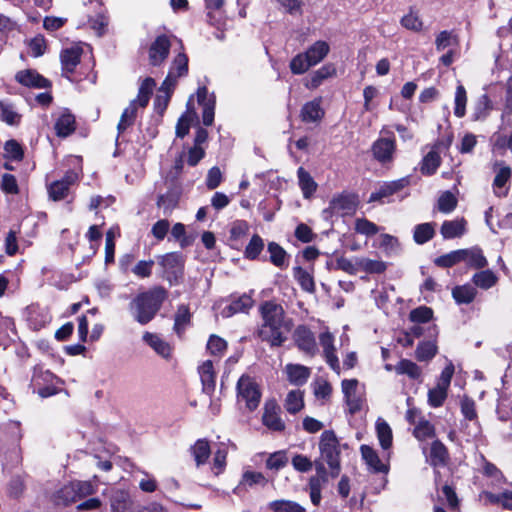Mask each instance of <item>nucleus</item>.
Wrapping results in <instances>:
<instances>
[{
    "instance_id": "obj_57",
    "label": "nucleus",
    "mask_w": 512,
    "mask_h": 512,
    "mask_svg": "<svg viewBox=\"0 0 512 512\" xmlns=\"http://www.w3.org/2000/svg\"><path fill=\"white\" fill-rule=\"evenodd\" d=\"M357 265L366 273L369 274H382L386 271L387 265L384 261L373 260L369 258H362L357 262Z\"/></svg>"
},
{
    "instance_id": "obj_22",
    "label": "nucleus",
    "mask_w": 512,
    "mask_h": 512,
    "mask_svg": "<svg viewBox=\"0 0 512 512\" xmlns=\"http://www.w3.org/2000/svg\"><path fill=\"white\" fill-rule=\"evenodd\" d=\"M54 129L55 134L60 138H66L75 132L76 119L69 109H65L56 119Z\"/></svg>"
},
{
    "instance_id": "obj_15",
    "label": "nucleus",
    "mask_w": 512,
    "mask_h": 512,
    "mask_svg": "<svg viewBox=\"0 0 512 512\" xmlns=\"http://www.w3.org/2000/svg\"><path fill=\"white\" fill-rule=\"evenodd\" d=\"M280 407L276 401H267L264 406V412L262 415V423L269 430L274 432H283L285 430V423L281 419Z\"/></svg>"
},
{
    "instance_id": "obj_62",
    "label": "nucleus",
    "mask_w": 512,
    "mask_h": 512,
    "mask_svg": "<svg viewBox=\"0 0 512 512\" xmlns=\"http://www.w3.org/2000/svg\"><path fill=\"white\" fill-rule=\"evenodd\" d=\"M310 67H312V65L304 52L295 55L289 64L290 71L294 75H302L308 71Z\"/></svg>"
},
{
    "instance_id": "obj_8",
    "label": "nucleus",
    "mask_w": 512,
    "mask_h": 512,
    "mask_svg": "<svg viewBox=\"0 0 512 512\" xmlns=\"http://www.w3.org/2000/svg\"><path fill=\"white\" fill-rule=\"evenodd\" d=\"M237 397L245 401L249 411L258 408L261 400V391L256 381L249 375L243 374L237 381Z\"/></svg>"
},
{
    "instance_id": "obj_58",
    "label": "nucleus",
    "mask_w": 512,
    "mask_h": 512,
    "mask_svg": "<svg viewBox=\"0 0 512 512\" xmlns=\"http://www.w3.org/2000/svg\"><path fill=\"white\" fill-rule=\"evenodd\" d=\"M0 118L10 126H18L21 123L22 115L16 112L12 105L0 101Z\"/></svg>"
},
{
    "instance_id": "obj_51",
    "label": "nucleus",
    "mask_w": 512,
    "mask_h": 512,
    "mask_svg": "<svg viewBox=\"0 0 512 512\" xmlns=\"http://www.w3.org/2000/svg\"><path fill=\"white\" fill-rule=\"evenodd\" d=\"M400 24L405 29L413 32H420L423 29V21L413 7H410L409 12L401 18Z\"/></svg>"
},
{
    "instance_id": "obj_1",
    "label": "nucleus",
    "mask_w": 512,
    "mask_h": 512,
    "mask_svg": "<svg viewBox=\"0 0 512 512\" xmlns=\"http://www.w3.org/2000/svg\"><path fill=\"white\" fill-rule=\"evenodd\" d=\"M258 311L262 323L257 329V337L262 342L268 343L270 347H281L287 341V334L292 329V319L286 317L283 306L275 300L263 301Z\"/></svg>"
},
{
    "instance_id": "obj_43",
    "label": "nucleus",
    "mask_w": 512,
    "mask_h": 512,
    "mask_svg": "<svg viewBox=\"0 0 512 512\" xmlns=\"http://www.w3.org/2000/svg\"><path fill=\"white\" fill-rule=\"evenodd\" d=\"M284 407L292 415L300 412L304 408V392L301 390L289 391L284 401Z\"/></svg>"
},
{
    "instance_id": "obj_52",
    "label": "nucleus",
    "mask_w": 512,
    "mask_h": 512,
    "mask_svg": "<svg viewBox=\"0 0 512 512\" xmlns=\"http://www.w3.org/2000/svg\"><path fill=\"white\" fill-rule=\"evenodd\" d=\"M169 72H174V75L178 78L188 75L189 58L186 53L180 52L174 57Z\"/></svg>"
},
{
    "instance_id": "obj_31",
    "label": "nucleus",
    "mask_w": 512,
    "mask_h": 512,
    "mask_svg": "<svg viewBox=\"0 0 512 512\" xmlns=\"http://www.w3.org/2000/svg\"><path fill=\"white\" fill-rule=\"evenodd\" d=\"M436 222H425L414 226L413 240L418 245H423L432 240L436 235Z\"/></svg>"
},
{
    "instance_id": "obj_34",
    "label": "nucleus",
    "mask_w": 512,
    "mask_h": 512,
    "mask_svg": "<svg viewBox=\"0 0 512 512\" xmlns=\"http://www.w3.org/2000/svg\"><path fill=\"white\" fill-rule=\"evenodd\" d=\"M412 435L420 442L428 439H436V428L425 417H420L417 424L413 428Z\"/></svg>"
},
{
    "instance_id": "obj_11",
    "label": "nucleus",
    "mask_w": 512,
    "mask_h": 512,
    "mask_svg": "<svg viewBox=\"0 0 512 512\" xmlns=\"http://www.w3.org/2000/svg\"><path fill=\"white\" fill-rule=\"evenodd\" d=\"M296 347L310 357L318 353L316 338L312 330L305 324L298 325L293 333Z\"/></svg>"
},
{
    "instance_id": "obj_25",
    "label": "nucleus",
    "mask_w": 512,
    "mask_h": 512,
    "mask_svg": "<svg viewBox=\"0 0 512 512\" xmlns=\"http://www.w3.org/2000/svg\"><path fill=\"white\" fill-rule=\"evenodd\" d=\"M192 313L190 307L186 304H181L177 307V311L174 315L173 331L179 339H183L186 331V327L191 324Z\"/></svg>"
},
{
    "instance_id": "obj_7",
    "label": "nucleus",
    "mask_w": 512,
    "mask_h": 512,
    "mask_svg": "<svg viewBox=\"0 0 512 512\" xmlns=\"http://www.w3.org/2000/svg\"><path fill=\"white\" fill-rule=\"evenodd\" d=\"M426 461L434 470L435 485H439L442 480L439 468L447 467L451 463L449 449L440 439L436 438L431 442Z\"/></svg>"
},
{
    "instance_id": "obj_44",
    "label": "nucleus",
    "mask_w": 512,
    "mask_h": 512,
    "mask_svg": "<svg viewBox=\"0 0 512 512\" xmlns=\"http://www.w3.org/2000/svg\"><path fill=\"white\" fill-rule=\"evenodd\" d=\"M394 369L397 374L407 375L412 380H418L422 376L421 367L409 359H401Z\"/></svg>"
},
{
    "instance_id": "obj_42",
    "label": "nucleus",
    "mask_w": 512,
    "mask_h": 512,
    "mask_svg": "<svg viewBox=\"0 0 512 512\" xmlns=\"http://www.w3.org/2000/svg\"><path fill=\"white\" fill-rule=\"evenodd\" d=\"M475 288L478 287L483 290H488L495 286L498 282V276L490 269L481 270L476 272L471 279Z\"/></svg>"
},
{
    "instance_id": "obj_39",
    "label": "nucleus",
    "mask_w": 512,
    "mask_h": 512,
    "mask_svg": "<svg viewBox=\"0 0 512 512\" xmlns=\"http://www.w3.org/2000/svg\"><path fill=\"white\" fill-rule=\"evenodd\" d=\"M438 353L436 339L420 341L415 350V358L419 362L431 361Z\"/></svg>"
},
{
    "instance_id": "obj_63",
    "label": "nucleus",
    "mask_w": 512,
    "mask_h": 512,
    "mask_svg": "<svg viewBox=\"0 0 512 512\" xmlns=\"http://www.w3.org/2000/svg\"><path fill=\"white\" fill-rule=\"evenodd\" d=\"M487 499L492 504L500 505L503 509L512 511V490H505L502 493H486Z\"/></svg>"
},
{
    "instance_id": "obj_16",
    "label": "nucleus",
    "mask_w": 512,
    "mask_h": 512,
    "mask_svg": "<svg viewBox=\"0 0 512 512\" xmlns=\"http://www.w3.org/2000/svg\"><path fill=\"white\" fill-rule=\"evenodd\" d=\"M253 305V298L246 293L239 296L230 295L229 304L223 308L221 314L223 317L229 318L238 313H248Z\"/></svg>"
},
{
    "instance_id": "obj_60",
    "label": "nucleus",
    "mask_w": 512,
    "mask_h": 512,
    "mask_svg": "<svg viewBox=\"0 0 512 512\" xmlns=\"http://www.w3.org/2000/svg\"><path fill=\"white\" fill-rule=\"evenodd\" d=\"M448 397V389L436 385L428 391V404L433 408L443 406Z\"/></svg>"
},
{
    "instance_id": "obj_12",
    "label": "nucleus",
    "mask_w": 512,
    "mask_h": 512,
    "mask_svg": "<svg viewBox=\"0 0 512 512\" xmlns=\"http://www.w3.org/2000/svg\"><path fill=\"white\" fill-rule=\"evenodd\" d=\"M396 147L394 138H378L372 144L371 151L374 159L384 165L393 161Z\"/></svg>"
},
{
    "instance_id": "obj_17",
    "label": "nucleus",
    "mask_w": 512,
    "mask_h": 512,
    "mask_svg": "<svg viewBox=\"0 0 512 512\" xmlns=\"http://www.w3.org/2000/svg\"><path fill=\"white\" fill-rule=\"evenodd\" d=\"M197 101L202 106V121L205 126H211L215 117L216 99L214 95L208 97V89L201 86L197 89Z\"/></svg>"
},
{
    "instance_id": "obj_37",
    "label": "nucleus",
    "mask_w": 512,
    "mask_h": 512,
    "mask_svg": "<svg viewBox=\"0 0 512 512\" xmlns=\"http://www.w3.org/2000/svg\"><path fill=\"white\" fill-rule=\"evenodd\" d=\"M155 86V79L152 77H146L139 86L137 98L132 101H136V105L138 107L146 108L149 104Z\"/></svg>"
},
{
    "instance_id": "obj_21",
    "label": "nucleus",
    "mask_w": 512,
    "mask_h": 512,
    "mask_svg": "<svg viewBox=\"0 0 512 512\" xmlns=\"http://www.w3.org/2000/svg\"><path fill=\"white\" fill-rule=\"evenodd\" d=\"M436 490L439 502L445 505L451 512L460 510V499L454 485L445 483L440 488L436 485Z\"/></svg>"
},
{
    "instance_id": "obj_26",
    "label": "nucleus",
    "mask_w": 512,
    "mask_h": 512,
    "mask_svg": "<svg viewBox=\"0 0 512 512\" xmlns=\"http://www.w3.org/2000/svg\"><path fill=\"white\" fill-rule=\"evenodd\" d=\"M467 221L461 217L455 220H445L440 228V233L444 239L459 238L466 232Z\"/></svg>"
},
{
    "instance_id": "obj_64",
    "label": "nucleus",
    "mask_w": 512,
    "mask_h": 512,
    "mask_svg": "<svg viewBox=\"0 0 512 512\" xmlns=\"http://www.w3.org/2000/svg\"><path fill=\"white\" fill-rule=\"evenodd\" d=\"M354 230L358 234L372 237L379 232L380 228L374 222L363 217L355 220Z\"/></svg>"
},
{
    "instance_id": "obj_36",
    "label": "nucleus",
    "mask_w": 512,
    "mask_h": 512,
    "mask_svg": "<svg viewBox=\"0 0 512 512\" xmlns=\"http://www.w3.org/2000/svg\"><path fill=\"white\" fill-rule=\"evenodd\" d=\"M477 296V289L469 283L457 285L452 289V297L457 304H470Z\"/></svg>"
},
{
    "instance_id": "obj_56",
    "label": "nucleus",
    "mask_w": 512,
    "mask_h": 512,
    "mask_svg": "<svg viewBox=\"0 0 512 512\" xmlns=\"http://www.w3.org/2000/svg\"><path fill=\"white\" fill-rule=\"evenodd\" d=\"M459 37L454 31L443 30L435 39V46L437 51H442L451 45H458Z\"/></svg>"
},
{
    "instance_id": "obj_55",
    "label": "nucleus",
    "mask_w": 512,
    "mask_h": 512,
    "mask_svg": "<svg viewBox=\"0 0 512 512\" xmlns=\"http://www.w3.org/2000/svg\"><path fill=\"white\" fill-rule=\"evenodd\" d=\"M511 177H512V170L507 165L501 167L500 170L496 173L492 185L494 188V193L497 197L507 196V194H508L507 191L504 194H500L497 192V189L503 188L510 181Z\"/></svg>"
},
{
    "instance_id": "obj_40",
    "label": "nucleus",
    "mask_w": 512,
    "mask_h": 512,
    "mask_svg": "<svg viewBox=\"0 0 512 512\" xmlns=\"http://www.w3.org/2000/svg\"><path fill=\"white\" fill-rule=\"evenodd\" d=\"M190 452L194 457L197 467L204 465L211 455L209 441L205 438L198 439L195 444L190 447Z\"/></svg>"
},
{
    "instance_id": "obj_28",
    "label": "nucleus",
    "mask_w": 512,
    "mask_h": 512,
    "mask_svg": "<svg viewBox=\"0 0 512 512\" xmlns=\"http://www.w3.org/2000/svg\"><path fill=\"white\" fill-rule=\"evenodd\" d=\"M143 340L147 343L158 355L163 357L166 360L171 359L173 348L172 346L161 339L158 335L145 332L143 335Z\"/></svg>"
},
{
    "instance_id": "obj_49",
    "label": "nucleus",
    "mask_w": 512,
    "mask_h": 512,
    "mask_svg": "<svg viewBox=\"0 0 512 512\" xmlns=\"http://www.w3.org/2000/svg\"><path fill=\"white\" fill-rule=\"evenodd\" d=\"M207 351L215 357H222L228 349L227 341L216 334H211L206 344Z\"/></svg>"
},
{
    "instance_id": "obj_24",
    "label": "nucleus",
    "mask_w": 512,
    "mask_h": 512,
    "mask_svg": "<svg viewBox=\"0 0 512 512\" xmlns=\"http://www.w3.org/2000/svg\"><path fill=\"white\" fill-rule=\"evenodd\" d=\"M336 72L337 70L333 63H326L310 74L309 79L305 83V87L307 89L314 90L318 88L323 81L335 76Z\"/></svg>"
},
{
    "instance_id": "obj_18",
    "label": "nucleus",
    "mask_w": 512,
    "mask_h": 512,
    "mask_svg": "<svg viewBox=\"0 0 512 512\" xmlns=\"http://www.w3.org/2000/svg\"><path fill=\"white\" fill-rule=\"evenodd\" d=\"M52 320L50 312L46 308L39 305H30L27 307V321L35 331H39L46 327Z\"/></svg>"
},
{
    "instance_id": "obj_38",
    "label": "nucleus",
    "mask_w": 512,
    "mask_h": 512,
    "mask_svg": "<svg viewBox=\"0 0 512 512\" xmlns=\"http://www.w3.org/2000/svg\"><path fill=\"white\" fill-rule=\"evenodd\" d=\"M330 47L326 41H316L304 53L312 66L321 62L329 53Z\"/></svg>"
},
{
    "instance_id": "obj_45",
    "label": "nucleus",
    "mask_w": 512,
    "mask_h": 512,
    "mask_svg": "<svg viewBox=\"0 0 512 512\" xmlns=\"http://www.w3.org/2000/svg\"><path fill=\"white\" fill-rule=\"evenodd\" d=\"M293 276L301 289L308 293H315L316 286L313 276L301 266L293 268Z\"/></svg>"
},
{
    "instance_id": "obj_9",
    "label": "nucleus",
    "mask_w": 512,
    "mask_h": 512,
    "mask_svg": "<svg viewBox=\"0 0 512 512\" xmlns=\"http://www.w3.org/2000/svg\"><path fill=\"white\" fill-rule=\"evenodd\" d=\"M171 39L167 34L158 35L148 49L149 64L153 67L161 66L169 57Z\"/></svg>"
},
{
    "instance_id": "obj_33",
    "label": "nucleus",
    "mask_w": 512,
    "mask_h": 512,
    "mask_svg": "<svg viewBox=\"0 0 512 512\" xmlns=\"http://www.w3.org/2000/svg\"><path fill=\"white\" fill-rule=\"evenodd\" d=\"M493 110V103L488 94L484 93L476 100L473 113L471 115L472 121H484Z\"/></svg>"
},
{
    "instance_id": "obj_46",
    "label": "nucleus",
    "mask_w": 512,
    "mask_h": 512,
    "mask_svg": "<svg viewBox=\"0 0 512 512\" xmlns=\"http://www.w3.org/2000/svg\"><path fill=\"white\" fill-rule=\"evenodd\" d=\"M137 109L136 101H130L129 106L124 109L121 114L120 120L117 125L118 133H124L130 126L135 123L137 118Z\"/></svg>"
},
{
    "instance_id": "obj_35",
    "label": "nucleus",
    "mask_w": 512,
    "mask_h": 512,
    "mask_svg": "<svg viewBox=\"0 0 512 512\" xmlns=\"http://www.w3.org/2000/svg\"><path fill=\"white\" fill-rule=\"evenodd\" d=\"M465 252L463 262H466L467 266L474 269H484L488 265V261L483 254V251L479 247H472L462 249Z\"/></svg>"
},
{
    "instance_id": "obj_5",
    "label": "nucleus",
    "mask_w": 512,
    "mask_h": 512,
    "mask_svg": "<svg viewBox=\"0 0 512 512\" xmlns=\"http://www.w3.org/2000/svg\"><path fill=\"white\" fill-rule=\"evenodd\" d=\"M63 381L50 370H43L40 366H35L31 378V386L34 391L42 398H48L58 394L61 388L58 386Z\"/></svg>"
},
{
    "instance_id": "obj_29",
    "label": "nucleus",
    "mask_w": 512,
    "mask_h": 512,
    "mask_svg": "<svg viewBox=\"0 0 512 512\" xmlns=\"http://www.w3.org/2000/svg\"><path fill=\"white\" fill-rule=\"evenodd\" d=\"M264 247V239L259 234L255 233L252 235L248 244L246 245L243 256L246 260L249 261H266V257L261 258Z\"/></svg>"
},
{
    "instance_id": "obj_27",
    "label": "nucleus",
    "mask_w": 512,
    "mask_h": 512,
    "mask_svg": "<svg viewBox=\"0 0 512 512\" xmlns=\"http://www.w3.org/2000/svg\"><path fill=\"white\" fill-rule=\"evenodd\" d=\"M267 251L271 264L280 269H286L288 267L290 256L279 243L275 241L268 242Z\"/></svg>"
},
{
    "instance_id": "obj_13",
    "label": "nucleus",
    "mask_w": 512,
    "mask_h": 512,
    "mask_svg": "<svg viewBox=\"0 0 512 512\" xmlns=\"http://www.w3.org/2000/svg\"><path fill=\"white\" fill-rule=\"evenodd\" d=\"M451 139L446 143L444 141H438L431 151H429L422 159L420 163V172L424 176L434 175L442 163L441 156L437 151L441 146L448 148L451 144Z\"/></svg>"
},
{
    "instance_id": "obj_20",
    "label": "nucleus",
    "mask_w": 512,
    "mask_h": 512,
    "mask_svg": "<svg viewBox=\"0 0 512 512\" xmlns=\"http://www.w3.org/2000/svg\"><path fill=\"white\" fill-rule=\"evenodd\" d=\"M322 98L318 97L306 102L300 111L301 121L304 123H314L321 121L325 115L324 109L321 107Z\"/></svg>"
},
{
    "instance_id": "obj_47",
    "label": "nucleus",
    "mask_w": 512,
    "mask_h": 512,
    "mask_svg": "<svg viewBox=\"0 0 512 512\" xmlns=\"http://www.w3.org/2000/svg\"><path fill=\"white\" fill-rule=\"evenodd\" d=\"M465 252L462 249L454 250L449 253L438 256L434 259V264L440 268H451L464 260Z\"/></svg>"
},
{
    "instance_id": "obj_53",
    "label": "nucleus",
    "mask_w": 512,
    "mask_h": 512,
    "mask_svg": "<svg viewBox=\"0 0 512 512\" xmlns=\"http://www.w3.org/2000/svg\"><path fill=\"white\" fill-rule=\"evenodd\" d=\"M376 431L382 449L387 450L391 448L393 443V434L389 424L385 421L377 422Z\"/></svg>"
},
{
    "instance_id": "obj_3",
    "label": "nucleus",
    "mask_w": 512,
    "mask_h": 512,
    "mask_svg": "<svg viewBox=\"0 0 512 512\" xmlns=\"http://www.w3.org/2000/svg\"><path fill=\"white\" fill-rule=\"evenodd\" d=\"M157 265L159 276L167 281L170 286L179 285L184 278L186 258L180 251L168 252L158 255Z\"/></svg>"
},
{
    "instance_id": "obj_48",
    "label": "nucleus",
    "mask_w": 512,
    "mask_h": 512,
    "mask_svg": "<svg viewBox=\"0 0 512 512\" xmlns=\"http://www.w3.org/2000/svg\"><path fill=\"white\" fill-rule=\"evenodd\" d=\"M25 151L21 143L15 139H9L4 144V158L10 161L20 162L24 159Z\"/></svg>"
},
{
    "instance_id": "obj_19",
    "label": "nucleus",
    "mask_w": 512,
    "mask_h": 512,
    "mask_svg": "<svg viewBox=\"0 0 512 512\" xmlns=\"http://www.w3.org/2000/svg\"><path fill=\"white\" fill-rule=\"evenodd\" d=\"M409 184V177H403L398 180L385 182L383 185L380 186L378 191L371 193L369 197V202L380 201L383 198L392 196L395 193L404 189Z\"/></svg>"
},
{
    "instance_id": "obj_59",
    "label": "nucleus",
    "mask_w": 512,
    "mask_h": 512,
    "mask_svg": "<svg viewBox=\"0 0 512 512\" xmlns=\"http://www.w3.org/2000/svg\"><path fill=\"white\" fill-rule=\"evenodd\" d=\"M457 204L458 200L456 196L450 191H445L438 198L437 209L441 213L448 214L455 210Z\"/></svg>"
},
{
    "instance_id": "obj_41",
    "label": "nucleus",
    "mask_w": 512,
    "mask_h": 512,
    "mask_svg": "<svg viewBox=\"0 0 512 512\" xmlns=\"http://www.w3.org/2000/svg\"><path fill=\"white\" fill-rule=\"evenodd\" d=\"M298 184L303 193L304 198H310L317 190V183L310 173L303 167L297 170Z\"/></svg>"
},
{
    "instance_id": "obj_14",
    "label": "nucleus",
    "mask_w": 512,
    "mask_h": 512,
    "mask_svg": "<svg viewBox=\"0 0 512 512\" xmlns=\"http://www.w3.org/2000/svg\"><path fill=\"white\" fill-rule=\"evenodd\" d=\"M15 80L28 88L47 89L52 87L51 81L34 69L18 71L15 75Z\"/></svg>"
},
{
    "instance_id": "obj_61",
    "label": "nucleus",
    "mask_w": 512,
    "mask_h": 512,
    "mask_svg": "<svg viewBox=\"0 0 512 512\" xmlns=\"http://www.w3.org/2000/svg\"><path fill=\"white\" fill-rule=\"evenodd\" d=\"M69 190L70 189L59 180L51 182L47 187L49 198L54 202L64 200L68 196Z\"/></svg>"
},
{
    "instance_id": "obj_23",
    "label": "nucleus",
    "mask_w": 512,
    "mask_h": 512,
    "mask_svg": "<svg viewBox=\"0 0 512 512\" xmlns=\"http://www.w3.org/2000/svg\"><path fill=\"white\" fill-rule=\"evenodd\" d=\"M202 390L206 394H212L216 387V372L211 360L204 361L198 368Z\"/></svg>"
},
{
    "instance_id": "obj_4",
    "label": "nucleus",
    "mask_w": 512,
    "mask_h": 512,
    "mask_svg": "<svg viewBox=\"0 0 512 512\" xmlns=\"http://www.w3.org/2000/svg\"><path fill=\"white\" fill-rule=\"evenodd\" d=\"M320 460L327 463L330 469V476L337 478L341 472L340 444L333 430H325L319 442Z\"/></svg>"
},
{
    "instance_id": "obj_30",
    "label": "nucleus",
    "mask_w": 512,
    "mask_h": 512,
    "mask_svg": "<svg viewBox=\"0 0 512 512\" xmlns=\"http://www.w3.org/2000/svg\"><path fill=\"white\" fill-rule=\"evenodd\" d=\"M286 373L288 381L296 386H302L310 377V368L301 364H287Z\"/></svg>"
},
{
    "instance_id": "obj_50",
    "label": "nucleus",
    "mask_w": 512,
    "mask_h": 512,
    "mask_svg": "<svg viewBox=\"0 0 512 512\" xmlns=\"http://www.w3.org/2000/svg\"><path fill=\"white\" fill-rule=\"evenodd\" d=\"M197 118V114L194 110L187 111L182 114L177 121L175 134L176 137L183 139L189 134L191 124L193 120Z\"/></svg>"
},
{
    "instance_id": "obj_32",
    "label": "nucleus",
    "mask_w": 512,
    "mask_h": 512,
    "mask_svg": "<svg viewBox=\"0 0 512 512\" xmlns=\"http://www.w3.org/2000/svg\"><path fill=\"white\" fill-rule=\"evenodd\" d=\"M360 452L365 463L376 473H386L388 467L382 463L377 452L369 445L363 444Z\"/></svg>"
},
{
    "instance_id": "obj_6",
    "label": "nucleus",
    "mask_w": 512,
    "mask_h": 512,
    "mask_svg": "<svg viewBox=\"0 0 512 512\" xmlns=\"http://www.w3.org/2000/svg\"><path fill=\"white\" fill-rule=\"evenodd\" d=\"M360 204L359 196L353 192L343 191L333 196L329 201V206L323 210L326 217L334 215H352L356 212Z\"/></svg>"
},
{
    "instance_id": "obj_2",
    "label": "nucleus",
    "mask_w": 512,
    "mask_h": 512,
    "mask_svg": "<svg viewBox=\"0 0 512 512\" xmlns=\"http://www.w3.org/2000/svg\"><path fill=\"white\" fill-rule=\"evenodd\" d=\"M167 296V290L160 285L139 292L129 303V310L134 320L141 325L151 322L160 311Z\"/></svg>"
},
{
    "instance_id": "obj_54",
    "label": "nucleus",
    "mask_w": 512,
    "mask_h": 512,
    "mask_svg": "<svg viewBox=\"0 0 512 512\" xmlns=\"http://www.w3.org/2000/svg\"><path fill=\"white\" fill-rule=\"evenodd\" d=\"M269 509L273 512H306L299 503L284 499L270 502Z\"/></svg>"
},
{
    "instance_id": "obj_10",
    "label": "nucleus",
    "mask_w": 512,
    "mask_h": 512,
    "mask_svg": "<svg viewBox=\"0 0 512 512\" xmlns=\"http://www.w3.org/2000/svg\"><path fill=\"white\" fill-rule=\"evenodd\" d=\"M82 54L83 49L80 47L66 48L60 53L62 76L70 82H79L81 80L74 78L73 74L81 62Z\"/></svg>"
}]
</instances>
